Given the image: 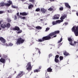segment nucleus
<instances>
[{
  "label": "nucleus",
  "instance_id": "1",
  "mask_svg": "<svg viewBox=\"0 0 78 78\" xmlns=\"http://www.w3.org/2000/svg\"><path fill=\"white\" fill-rule=\"evenodd\" d=\"M73 32H74V33L76 36H78V26L76 27L74 26L72 29Z\"/></svg>",
  "mask_w": 78,
  "mask_h": 78
},
{
  "label": "nucleus",
  "instance_id": "2",
  "mask_svg": "<svg viewBox=\"0 0 78 78\" xmlns=\"http://www.w3.org/2000/svg\"><path fill=\"white\" fill-rule=\"evenodd\" d=\"M24 41L25 40L22 39L21 37H20L17 39L16 44L17 45H20V44H23V43L24 42Z\"/></svg>",
  "mask_w": 78,
  "mask_h": 78
},
{
  "label": "nucleus",
  "instance_id": "3",
  "mask_svg": "<svg viewBox=\"0 0 78 78\" xmlns=\"http://www.w3.org/2000/svg\"><path fill=\"white\" fill-rule=\"evenodd\" d=\"M51 39V37L48 35V36L43 37L42 39H38V42H43L45 40H48V39Z\"/></svg>",
  "mask_w": 78,
  "mask_h": 78
},
{
  "label": "nucleus",
  "instance_id": "4",
  "mask_svg": "<svg viewBox=\"0 0 78 78\" xmlns=\"http://www.w3.org/2000/svg\"><path fill=\"white\" fill-rule=\"evenodd\" d=\"M1 27L2 28H9L10 27V23H8L6 24L3 23L1 25Z\"/></svg>",
  "mask_w": 78,
  "mask_h": 78
},
{
  "label": "nucleus",
  "instance_id": "5",
  "mask_svg": "<svg viewBox=\"0 0 78 78\" xmlns=\"http://www.w3.org/2000/svg\"><path fill=\"white\" fill-rule=\"evenodd\" d=\"M26 67L28 71L30 72L31 70V62H29L27 64Z\"/></svg>",
  "mask_w": 78,
  "mask_h": 78
},
{
  "label": "nucleus",
  "instance_id": "6",
  "mask_svg": "<svg viewBox=\"0 0 78 78\" xmlns=\"http://www.w3.org/2000/svg\"><path fill=\"white\" fill-rule=\"evenodd\" d=\"M67 17V14H63V15H62L61 17L60 18V19L61 20H60L61 22H62L64 21L63 20L65 19Z\"/></svg>",
  "mask_w": 78,
  "mask_h": 78
},
{
  "label": "nucleus",
  "instance_id": "7",
  "mask_svg": "<svg viewBox=\"0 0 78 78\" xmlns=\"http://www.w3.org/2000/svg\"><path fill=\"white\" fill-rule=\"evenodd\" d=\"M58 33H59V31L57 30L55 31L54 32L51 33L48 36H49L50 37H51V36H54V35H55L56 34Z\"/></svg>",
  "mask_w": 78,
  "mask_h": 78
},
{
  "label": "nucleus",
  "instance_id": "8",
  "mask_svg": "<svg viewBox=\"0 0 78 78\" xmlns=\"http://www.w3.org/2000/svg\"><path fill=\"white\" fill-rule=\"evenodd\" d=\"M23 75V71H21L18 74L17 76L16 77V78H20L21 76H22Z\"/></svg>",
  "mask_w": 78,
  "mask_h": 78
},
{
  "label": "nucleus",
  "instance_id": "9",
  "mask_svg": "<svg viewBox=\"0 0 78 78\" xmlns=\"http://www.w3.org/2000/svg\"><path fill=\"white\" fill-rule=\"evenodd\" d=\"M58 23H61V21L60 20H58L56 21H53L52 22V24H53V25H56V24H58Z\"/></svg>",
  "mask_w": 78,
  "mask_h": 78
},
{
  "label": "nucleus",
  "instance_id": "10",
  "mask_svg": "<svg viewBox=\"0 0 78 78\" xmlns=\"http://www.w3.org/2000/svg\"><path fill=\"white\" fill-rule=\"evenodd\" d=\"M11 30H14V31H19V30H20V28L17 26H15Z\"/></svg>",
  "mask_w": 78,
  "mask_h": 78
},
{
  "label": "nucleus",
  "instance_id": "11",
  "mask_svg": "<svg viewBox=\"0 0 78 78\" xmlns=\"http://www.w3.org/2000/svg\"><path fill=\"white\" fill-rule=\"evenodd\" d=\"M68 40L69 41V42H69L70 45H74V44H72V39L68 37Z\"/></svg>",
  "mask_w": 78,
  "mask_h": 78
},
{
  "label": "nucleus",
  "instance_id": "12",
  "mask_svg": "<svg viewBox=\"0 0 78 78\" xmlns=\"http://www.w3.org/2000/svg\"><path fill=\"white\" fill-rule=\"evenodd\" d=\"M60 16V15H55L54 16L53 19H59V17Z\"/></svg>",
  "mask_w": 78,
  "mask_h": 78
},
{
  "label": "nucleus",
  "instance_id": "13",
  "mask_svg": "<svg viewBox=\"0 0 78 78\" xmlns=\"http://www.w3.org/2000/svg\"><path fill=\"white\" fill-rule=\"evenodd\" d=\"M5 59L1 58L0 59V61L1 62H2V63H3V64H5Z\"/></svg>",
  "mask_w": 78,
  "mask_h": 78
},
{
  "label": "nucleus",
  "instance_id": "14",
  "mask_svg": "<svg viewBox=\"0 0 78 78\" xmlns=\"http://www.w3.org/2000/svg\"><path fill=\"white\" fill-rule=\"evenodd\" d=\"M0 41H1L3 43H5V42H6V40L2 37H0Z\"/></svg>",
  "mask_w": 78,
  "mask_h": 78
},
{
  "label": "nucleus",
  "instance_id": "15",
  "mask_svg": "<svg viewBox=\"0 0 78 78\" xmlns=\"http://www.w3.org/2000/svg\"><path fill=\"white\" fill-rule=\"evenodd\" d=\"M2 58H4L5 60H7V59H8V57L6 56V55H5L4 54L2 55Z\"/></svg>",
  "mask_w": 78,
  "mask_h": 78
},
{
  "label": "nucleus",
  "instance_id": "16",
  "mask_svg": "<svg viewBox=\"0 0 78 78\" xmlns=\"http://www.w3.org/2000/svg\"><path fill=\"white\" fill-rule=\"evenodd\" d=\"M20 15H22V16H27V13L25 12H20Z\"/></svg>",
  "mask_w": 78,
  "mask_h": 78
},
{
  "label": "nucleus",
  "instance_id": "17",
  "mask_svg": "<svg viewBox=\"0 0 78 78\" xmlns=\"http://www.w3.org/2000/svg\"><path fill=\"white\" fill-rule=\"evenodd\" d=\"M46 10L44 8H41V12H43V13H45V12H46Z\"/></svg>",
  "mask_w": 78,
  "mask_h": 78
},
{
  "label": "nucleus",
  "instance_id": "18",
  "mask_svg": "<svg viewBox=\"0 0 78 78\" xmlns=\"http://www.w3.org/2000/svg\"><path fill=\"white\" fill-rule=\"evenodd\" d=\"M64 55H65V56H70V54H69V53H67L66 51L64 52Z\"/></svg>",
  "mask_w": 78,
  "mask_h": 78
},
{
  "label": "nucleus",
  "instance_id": "19",
  "mask_svg": "<svg viewBox=\"0 0 78 78\" xmlns=\"http://www.w3.org/2000/svg\"><path fill=\"white\" fill-rule=\"evenodd\" d=\"M65 4L66 7L68 8H70V6L69 5V3H65Z\"/></svg>",
  "mask_w": 78,
  "mask_h": 78
},
{
  "label": "nucleus",
  "instance_id": "20",
  "mask_svg": "<svg viewBox=\"0 0 78 78\" xmlns=\"http://www.w3.org/2000/svg\"><path fill=\"white\" fill-rule=\"evenodd\" d=\"M47 71L48 72H52V69H51V68L49 67L47 69Z\"/></svg>",
  "mask_w": 78,
  "mask_h": 78
},
{
  "label": "nucleus",
  "instance_id": "21",
  "mask_svg": "<svg viewBox=\"0 0 78 78\" xmlns=\"http://www.w3.org/2000/svg\"><path fill=\"white\" fill-rule=\"evenodd\" d=\"M35 50H37V51H38V53H39V55H40V54H41V52L40 50V49H39L37 48H35Z\"/></svg>",
  "mask_w": 78,
  "mask_h": 78
},
{
  "label": "nucleus",
  "instance_id": "22",
  "mask_svg": "<svg viewBox=\"0 0 78 78\" xmlns=\"http://www.w3.org/2000/svg\"><path fill=\"white\" fill-rule=\"evenodd\" d=\"M5 5V3L4 2H2L0 3V6H4Z\"/></svg>",
  "mask_w": 78,
  "mask_h": 78
},
{
  "label": "nucleus",
  "instance_id": "23",
  "mask_svg": "<svg viewBox=\"0 0 78 78\" xmlns=\"http://www.w3.org/2000/svg\"><path fill=\"white\" fill-rule=\"evenodd\" d=\"M33 8V5H30L28 6L29 9H31V8Z\"/></svg>",
  "mask_w": 78,
  "mask_h": 78
},
{
  "label": "nucleus",
  "instance_id": "24",
  "mask_svg": "<svg viewBox=\"0 0 78 78\" xmlns=\"http://www.w3.org/2000/svg\"><path fill=\"white\" fill-rule=\"evenodd\" d=\"M36 29L37 30H41L42 29V27L40 26H37L36 27Z\"/></svg>",
  "mask_w": 78,
  "mask_h": 78
},
{
  "label": "nucleus",
  "instance_id": "25",
  "mask_svg": "<svg viewBox=\"0 0 78 78\" xmlns=\"http://www.w3.org/2000/svg\"><path fill=\"white\" fill-rule=\"evenodd\" d=\"M21 33H22V30H20L17 32V34H20Z\"/></svg>",
  "mask_w": 78,
  "mask_h": 78
},
{
  "label": "nucleus",
  "instance_id": "26",
  "mask_svg": "<svg viewBox=\"0 0 78 78\" xmlns=\"http://www.w3.org/2000/svg\"><path fill=\"white\" fill-rule=\"evenodd\" d=\"M40 72V70L39 69H36L34 70V72Z\"/></svg>",
  "mask_w": 78,
  "mask_h": 78
},
{
  "label": "nucleus",
  "instance_id": "27",
  "mask_svg": "<svg viewBox=\"0 0 78 78\" xmlns=\"http://www.w3.org/2000/svg\"><path fill=\"white\" fill-rule=\"evenodd\" d=\"M5 6H9L11 5V4H10L9 3H6L5 4Z\"/></svg>",
  "mask_w": 78,
  "mask_h": 78
},
{
  "label": "nucleus",
  "instance_id": "28",
  "mask_svg": "<svg viewBox=\"0 0 78 78\" xmlns=\"http://www.w3.org/2000/svg\"><path fill=\"white\" fill-rule=\"evenodd\" d=\"M7 20L8 22H11V19L9 18H7Z\"/></svg>",
  "mask_w": 78,
  "mask_h": 78
},
{
  "label": "nucleus",
  "instance_id": "29",
  "mask_svg": "<svg viewBox=\"0 0 78 78\" xmlns=\"http://www.w3.org/2000/svg\"><path fill=\"white\" fill-rule=\"evenodd\" d=\"M40 10H41V9H40V8H38L36 9L35 11H37V12H38L39 11H40Z\"/></svg>",
  "mask_w": 78,
  "mask_h": 78
},
{
  "label": "nucleus",
  "instance_id": "30",
  "mask_svg": "<svg viewBox=\"0 0 78 78\" xmlns=\"http://www.w3.org/2000/svg\"><path fill=\"white\" fill-rule=\"evenodd\" d=\"M63 58H64V57H63L60 56L59 57V59L60 61H61V60H62L63 59Z\"/></svg>",
  "mask_w": 78,
  "mask_h": 78
},
{
  "label": "nucleus",
  "instance_id": "31",
  "mask_svg": "<svg viewBox=\"0 0 78 78\" xmlns=\"http://www.w3.org/2000/svg\"><path fill=\"white\" fill-rule=\"evenodd\" d=\"M55 62L58 63V60L56 58H55Z\"/></svg>",
  "mask_w": 78,
  "mask_h": 78
},
{
  "label": "nucleus",
  "instance_id": "32",
  "mask_svg": "<svg viewBox=\"0 0 78 78\" xmlns=\"http://www.w3.org/2000/svg\"><path fill=\"white\" fill-rule=\"evenodd\" d=\"M12 8H17V6H16L15 5H12Z\"/></svg>",
  "mask_w": 78,
  "mask_h": 78
},
{
  "label": "nucleus",
  "instance_id": "33",
  "mask_svg": "<svg viewBox=\"0 0 78 78\" xmlns=\"http://www.w3.org/2000/svg\"><path fill=\"white\" fill-rule=\"evenodd\" d=\"M8 2L9 3V4H10V5H11L12 4V2L10 0L8 1Z\"/></svg>",
  "mask_w": 78,
  "mask_h": 78
},
{
  "label": "nucleus",
  "instance_id": "34",
  "mask_svg": "<svg viewBox=\"0 0 78 78\" xmlns=\"http://www.w3.org/2000/svg\"><path fill=\"white\" fill-rule=\"evenodd\" d=\"M62 38H61L60 39V41H58V43H60V42H62Z\"/></svg>",
  "mask_w": 78,
  "mask_h": 78
},
{
  "label": "nucleus",
  "instance_id": "35",
  "mask_svg": "<svg viewBox=\"0 0 78 78\" xmlns=\"http://www.w3.org/2000/svg\"><path fill=\"white\" fill-rule=\"evenodd\" d=\"M7 11L8 12H12V10L10 9L7 10Z\"/></svg>",
  "mask_w": 78,
  "mask_h": 78
},
{
  "label": "nucleus",
  "instance_id": "36",
  "mask_svg": "<svg viewBox=\"0 0 78 78\" xmlns=\"http://www.w3.org/2000/svg\"><path fill=\"white\" fill-rule=\"evenodd\" d=\"M63 8L62 7H61L59 8L60 11H62L63 10Z\"/></svg>",
  "mask_w": 78,
  "mask_h": 78
},
{
  "label": "nucleus",
  "instance_id": "37",
  "mask_svg": "<svg viewBox=\"0 0 78 78\" xmlns=\"http://www.w3.org/2000/svg\"><path fill=\"white\" fill-rule=\"evenodd\" d=\"M30 2H32V3H34V0H29Z\"/></svg>",
  "mask_w": 78,
  "mask_h": 78
},
{
  "label": "nucleus",
  "instance_id": "38",
  "mask_svg": "<svg viewBox=\"0 0 78 78\" xmlns=\"http://www.w3.org/2000/svg\"><path fill=\"white\" fill-rule=\"evenodd\" d=\"M50 30V28L48 27L46 28L45 31H48V30Z\"/></svg>",
  "mask_w": 78,
  "mask_h": 78
},
{
  "label": "nucleus",
  "instance_id": "39",
  "mask_svg": "<svg viewBox=\"0 0 78 78\" xmlns=\"http://www.w3.org/2000/svg\"><path fill=\"white\" fill-rule=\"evenodd\" d=\"M53 9V8H50L48 9V10L49 11H52Z\"/></svg>",
  "mask_w": 78,
  "mask_h": 78
},
{
  "label": "nucleus",
  "instance_id": "40",
  "mask_svg": "<svg viewBox=\"0 0 78 78\" xmlns=\"http://www.w3.org/2000/svg\"><path fill=\"white\" fill-rule=\"evenodd\" d=\"M9 46H12V45H13V44L11 43H9Z\"/></svg>",
  "mask_w": 78,
  "mask_h": 78
},
{
  "label": "nucleus",
  "instance_id": "41",
  "mask_svg": "<svg viewBox=\"0 0 78 78\" xmlns=\"http://www.w3.org/2000/svg\"><path fill=\"white\" fill-rule=\"evenodd\" d=\"M5 12L4 11H0V14H3V13H4Z\"/></svg>",
  "mask_w": 78,
  "mask_h": 78
},
{
  "label": "nucleus",
  "instance_id": "42",
  "mask_svg": "<svg viewBox=\"0 0 78 78\" xmlns=\"http://www.w3.org/2000/svg\"><path fill=\"white\" fill-rule=\"evenodd\" d=\"M55 58H59V55H57L55 56Z\"/></svg>",
  "mask_w": 78,
  "mask_h": 78
},
{
  "label": "nucleus",
  "instance_id": "43",
  "mask_svg": "<svg viewBox=\"0 0 78 78\" xmlns=\"http://www.w3.org/2000/svg\"><path fill=\"white\" fill-rule=\"evenodd\" d=\"M53 55H52V54H51L49 55V58L50 57H51V56H52Z\"/></svg>",
  "mask_w": 78,
  "mask_h": 78
},
{
  "label": "nucleus",
  "instance_id": "44",
  "mask_svg": "<svg viewBox=\"0 0 78 78\" xmlns=\"http://www.w3.org/2000/svg\"><path fill=\"white\" fill-rule=\"evenodd\" d=\"M14 20H17V16H15V18L14 19Z\"/></svg>",
  "mask_w": 78,
  "mask_h": 78
},
{
  "label": "nucleus",
  "instance_id": "45",
  "mask_svg": "<svg viewBox=\"0 0 78 78\" xmlns=\"http://www.w3.org/2000/svg\"><path fill=\"white\" fill-rule=\"evenodd\" d=\"M26 17L25 16L23 17L22 19H25Z\"/></svg>",
  "mask_w": 78,
  "mask_h": 78
},
{
  "label": "nucleus",
  "instance_id": "46",
  "mask_svg": "<svg viewBox=\"0 0 78 78\" xmlns=\"http://www.w3.org/2000/svg\"><path fill=\"white\" fill-rule=\"evenodd\" d=\"M65 24L66 25H68V23H65Z\"/></svg>",
  "mask_w": 78,
  "mask_h": 78
},
{
  "label": "nucleus",
  "instance_id": "47",
  "mask_svg": "<svg viewBox=\"0 0 78 78\" xmlns=\"http://www.w3.org/2000/svg\"><path fill=\"white\" fill-rule=\"evenodd\" d=\"M57 36L56 35H55L53 37H56Z\"/></svg>",
  "mask_w": 78,
  "mask_h": 78
},
{
  "label": "nucleus",
  "instance_id": "48",
  "mask_svg": "<svg viewBox=\"0 0 78 78\" xmlns=\"http://www.w3.org/2000/svg\"><path fill=\"white\" fill-rule=\"evenodd\" d=\"M5 45L6 46H8V44H5Z\"/></svg>",
  "mask_w": 78,
  "mask_h": 78
},
{
  "label": "nucleus",
  "instance_id": "49",
  "mask_svg": "<svg viewBox=\"0 0 78 78\" xmlns=\"http://www.w3.org/2000/svg\"><path fill=\"white\" fill-rule=\"evenodd\" d=\"M76 15H77V16H78V12L76 13Z\"/></svg>",
  "mask_w": 78,
  "mask_h": 78
},
{
  "label": "nucleus",
  "instance_id": "50",
  "mask_svg": "<svg viewBox=\"0 0 78 78\" xmlns=\"http://www.w3.org/2000/svg\"><path fill=\"white\" fill-rule=\"evenodd\" d=\"M19 12L17 13L16 14L17 16H19Z\"/></svg>",
  "mask_w": 78,
  "mask_h": 78
},
{
  "label": "nucleus",
  "instance_id": "51",
  "mask_svg": "<svg viewBox=\"0 0 78 78\" xmlns=\"http://www.w3.org/2000/svg\"><path fill=\"white\" fill-rule=\"evenodd\" d=\"M39 69H41V66L39 67Z\"/></svg>",
  "mask_w": 78,
  "mask_h": 78
},
{
  "label": "nucleus",
  "instance_id": "52",
  "mask_svg": "<svg viewBox=\"0 0 78 78\" xmlns=\"http://www.w3.org/2000/svg\"><path fill=\"white\" fill-rule=\"evenodd\" d=\"M20 18L21 19H22L23 18V17L21 16L20 17Z\"/></svg>",
  "mask_w": 78,
  "mask_h": 78
},
{
  "label": "nucleus",
  "instance_id": "53",
  "mask_svg": "<svg viewBox=\"0 0 78 78\" xmlns=\"http://www.w3.org/2000/svg\"><path fill=\"white\" fill-rule=\"evenodd\" d=\"M57 67L58 68H59V66H57L56 67V69H57Z\"/></svg>",
  "mask_w": 78,
  "mask_h": 78
},
{
  "label": "nucleus",
  "instance_id": "54",
  "mask_svg": "<svg viewBox=\"0 0 78 78\" xmlns=\"http://www.w3.org/2000/svg\"><path fill=\"white\" fill-rule=\"evenodd\" d=\"M41 20V21H42L43 20H42V19H41V20Z\"/></svg>",
  "mask_w": 78,
  "mask_h": 78
},
{
  "label": "nucleus",
  "instance_id": "55",
  "mask_svg": "<svg viewBox=\"0 0 78 78\" xmlns=\"http://www.w3.org/2000/svg\"><path fill=\"white\" fill-rule=\"evenodd\" d=\"M77 42H76V41H75V42H74V44H76Z\"/></svg>",
  "mask_w": 78,
  "mask_h": 78
},
{
  "label": "nucleus",
  "instance_id": "56",
  "mask_svg": "<svg viewBox=\"0 0 78 78\" xmlns=\"http://www.w3.org/2000/svg\"><path fill=\"white\" fill-rule=\"evenodd\" d=\"M21 1H22L23 2H24V1H25V0H21Z\"/></svg>",
  "mask_w": 78,
  "mask_h": 78
},
{
  "label": "nucleus",
  "instance_id": "57",
  "mask_svg": "<svg viewBox=\"0 0 78 78\" xmlns=\"http://www.w3.org/2000/svg\"><path fill=\"white\" fill-rule=\"evenodd\" d=\"M0 58H1L2 57V55H1V54H0Z\"/></svg>",
  "mask_w": 78,
  "mask_h": 78
},
{
  "label": "nucleus",
  "instance_id": "58",
  "mask_svg": "<svg viewBox=\"0 0 78 78\" xmlns=\"http://www.w3.org/2000/svg\"><path fill=\"white\" fill-rule=\"evenodd\" d=\"M61 45H62V44L60 45H59V47H58V48H59V47H60L61 46Z\"/></svg>",
  "mask_w": 78,
  "mask_h": 78
},
{
  "label": "nucleus",
  "instance_id": "59",
  "mask_svg": "<svg viewBox=\"0 0 78 78\" xmlns=\"http://www.w3.org/2000/svg\"><path fill=\"white\" fill-rule=\"evenodd\" d=\"M1 23H2V22L1 21H0V25L1 24Z\"/></svg>",
  "mask_w": 78,
  "mask_h": 78
},
{
  "label": "nucleus",
  "instance_id": "60",
  "mask_svg": "<svg viewBox=\"0 0 78 78\" xmlns=\"http://www.w3.org/2000/svg\"><path fill=\"white\" fill-rule=\"evenodd\" d=\"M46 78H49V77H48V76Z\"/></svg>",
  "mask_w": 78,
  "mask_h": 78
},
{
  "label": "nucleus",
  "instance_id": "61",
  "mask_svg": "<svg viewBox=\"0 0 78 78\" xmlns=\"http://www.w3.org/2000/svg\"><path fill=\"white\" fill-rule=\"evenodd\" d=\"M31 27H30V28H29V29H31Z\"/></svg>",
  "mask_w": 78,
  "mask_h": 78
},
{
  "label": "nucleus",
  "instance_id": "62",
  "mask_svg": "<svg viewBox=\"0 0 78 78\" xmlns=\"http://www.w3.org/2000/svg\"><path fill=\"white\" fill-rule=\"evenodd\" d=\"M0 30H1V28L0 27Z\"/></svg>",
  "mask_w": 78,
  "mask_h": 78
},
{
  "label": "nucleus",
  "instance_id": "63",
  "mask_svg": "<svg viewBox=\"0 0 78 78\" xmlns=\"http://www.w3.org/2000/svg\"><path fill=\"white\" fill-rule=\"evenodd\" d=\"M53 0H50V1H52Z\"/></svg>",
  "mask_w": 78,
  "mask_h": 78
},
{
  "label": "nucleus",
  "instance_id": "64",
  "mask_svg": "<svg viewBox=\"0 0 78 78\" xmlns=\"http://www.w3.org/2000/svg\"><path fill=\"white\" fill-rule=\"evenodd\" d=\"M64 24H64H64H63V25H64Z\"/></svg>",
  "mask_w": 78,
  "mask_h": 78
}]
</instances>
